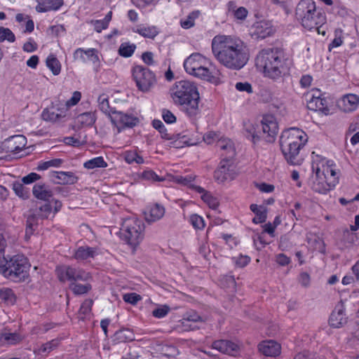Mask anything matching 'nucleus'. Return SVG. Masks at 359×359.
<instances>
[{
    "label": "nucleus",
    "instance_id": "obj_1",
    "mask_svg": "<svg viewBox=\"0 0 359 359\" xmlns=\"http://www.w3.org/2000/svg\"><path fill=\"white\" fill-rule=\"evenodd\" d=\"M212 51L219 63L231 69H241L248 61L243 42L229 36H215L212 41Z\"/></svg>",
    "mask_w": 359,
    "mask_h": 359
},
{
    "label": "nucleus",
    "instance_id": "obj_2",
    "mask_svg": "<svg viewBox=\"0 0 359 359\" xmlns=\"http://www.w3.org/2000/svg\"><path fill=\"white\" fill-rule=\"evenodd\" d=\"M292 61L281 48H266L256 57V66L264 76L273 81L290 76Z\"/></svg>",
    "mask_w": 359,
    "mask_h": 359
},
{
    "label": "nucleus",
    "instance_id": "obj_3",
    "mask_svg": "<svg viewBox=\"0 0 359 359\" xmlns=\"http://www.w3.org/2000/svg\"><path fill=\"white\" fill-rule=\"evenodd\" d=\"M174 103L182 106L189 117L199 113V93L196 85L189 81H180L170 90Z\"/></svg>",
    "mask_w": 359,
    "mask_h": 359
},
{
    "label": "nucleus",
    "instance_id": "obj_4",
    "mask_svg": "<svg viewBox=\"0 0 359 359\" xmlns=\"http://www.w3.org/2000/svg\"><path fill=\"white\" fill-rule=\"evenodd\" d=\"M296 18L301 25L307 29H315L318 34L325 35V31H321L326 21L325 15L316 10L312 0H302L296 8Z\"/></svg>",
    "mask_w": 359,
    "mask_h": 359
},
{
    "label": "nucleus",
    "instance_id": "obj_5",
    "mask_svg": "<svg viewBox=\"0 0 359 359\" xmlns=\"http://www.w3.org/2000/svg\"><path fill=\"white\" fill-rule=\"evenodd\" d=\"M29 267L27 259L22 255H17L9 260L5 258L4 263L0 265V272L14 282H20L28 277Z\"/></svg>",
    "mask_w": 359,
    "mask_h": 359
},
{
    "label": "nucleus",
    "instance_id": "obj_6",
    "mask_svg": "<svg viewBox=\"0 0 359 359\" xmlns=\"http://www.w3.org/2000/svg\"><path fill=\"white\" fill-rule=\"evenodd\" d=\"M144 224L136 217L123 219L119 236L121 240L133 248L137 247L144 238Z\"/></svg>",
    "mask_w": 359,
    "mask_h": 359
},
{
    "label": "nucleus",
    "instance_id": "obj_7",
    "mask_svg": "<svg viewBox=\"0 0 359 359\" xmlns=\"http://www.w3.org/2000/svg\"><path fill=\"white\" fill-rule=\"evenodd\" d=\"M133 76L138 89L147 92L156 83L154 74L147 67L137 65L133 69Z\"/></svg>",
    "mask_w": 359,
    "mask_h": 359
},
{
    "label": "nucleus",
    "instance_id": "obj_8",
    "mask_svg": "<svg viewBox=\"0 0 359 359\" xmlns=\"http://www.w3.org/2000/svg\"><path fill=\"white\" fill-rule=\"evenodd\" d=\"M56 273L59 280L63 283L66 281H69L71 283L76 281H88L91 278L89 273L84 270L67 265L57 266Z\"/></svg>",
    "mask_w": 359,
    "mask_h": 359
},
{
    "label": "nucleus",
    "instance_id": "obj_9",
    "mask_svg": "<svg viewBox=\"0 0 359 359\" xmlns=\"http://www.w3.org/2000/svg\"><path fill=\"white\" fill-rule=\"evenodd\" d=\"M233 161L230 158H222L217 169L215 171L214 177L219 183L233 180L236 177Z\"/></svg>",
    "mask_w": 359,
    "mask_h": 359
},
{
    "label": "nucleus",
    "instance_id": "obj_10",
    "mask_svg": "<svg viewBox=\"0 0 359 359\" xmlns=\"http://www.w3.org/2000/svg\"><path fill=\"white\" fill-rule=\"evenodd\" d=\"M110 120L118 132L125 128H133L139 123V119L135 116L121 111H114L110 115Z\"/></svg>",
    "mask_w": 359,
    "mask_h": 359
},
{
    "label": "nucleus",
    "instance_id": "obj_11",
    "mask_svg": "<svg viewBox=\"0 0 359 359\" xmlns=\"http://www.w3.org/2000/svg\"><path fill=\"white\" fill-rule=\"evenodd\" d=\"M262 133L267 142H273L278 133V123L271 114L264 115L262 120Z\"/></svg>",
    "mask_w": 359,
    "mask_h": 359
},
{
    "label": "nucleus",
    "instance_id": "obj_12",
    "mask_svg": "<svg viewBox=\"0 0 359 359\" xmlns=\"http://www.w3.org/2000/svg\"><path fill=\"white\" fill-rule=\"evenodd\" d=\"M27 144V139L24 135H18L11 136L2 144L3 149L7 153H18Z\"/></svg>",
    "mask_w": 359,
    "mask_h": 359
},
{
    "label": "nucleus",
    "instance_id": "obj_13",
    "mask_svg": "<svg viewBox=\"0 0 359 359\" xmlns=\"http://www.w3.org/2000/svg\"><path fill=\"white\" fill-rule=\"evenodd\" d=\"M347 323V318L344 313V303L341 300L335 306L329 319L331 327L339 328Z\"/></svg>",
    "mask_w": 359,
    "mask_h": 359
},
{
    "label": "nucleus",
    "instance_id": "obj_14",
    "mask_svg": "<svg viewBox=\"0 0 359 359\" xmlns=\"http://www.w3.org/2000/svg\"><path fill=\"white\" fill-rule=\"evenodd\" d=\"M291 129L285 130L280 137V147L281 151L287 163L292 164V137Z\"/></svg>",
    "mask_w": 359,
    "mask_h": 359
},
{
    "label": "nucleus",
    "instance_id": "obj_15",
    "mask_svg": "<svg viewBox=\"0 0 359 359\" xmlns=\"http://www.w3.org/2000/svg\"><path fill=\"white\" fill-rule=\"evenodd\" d=\"M207 59L198 53H192L184 62V67L188 74L194 72L195 70L200 68L201 65H205Z\"/></svg>",
    "mask_w": 359,
    "mask_h": 359
},
{
    "label": "nucleus",
    "instance_id": "obj_16",
    "mask_svg": "<svg viewBox=\"0 0 359 359\" xmlns=\"http://www.w3.org/2000/svg\"><path fill=\"white\" fill-rule=\"evenodd\" d=\"M67 107H60L58 104H54L49 108L43 109L41 116L46 121L55 122L65 116Z\"/></svg>",
    "mask_w": 359,
    "mask_h": 359
},
{
    "label": "nucleus",
    "instance_id": "obj_17",
    "mask_svg": "<svg viewBox=\"0 0 359 359\" xmlns=\"http://www.w3.org/2000/svg\"><path fill=\"white\" fill-rule=\"evenodd\" d=\"M338 104L343 111L352 112L359 107V96L355 94L344 95Z\"/></svg>",
    "mask_w": 359,
    "mask_h": 359
},
{
    "label": "nucleus",
    "instance_id": "obj_18",
    "mask_svg": "<svg viewBox=\"0 0 359 359\" xmlns=\"http://www.w3.org/2000/svg\"><path fill=\"white\" fill-rule=\"evenodd\" d=\"M190 74L211 83H217L219 79L220 72L219 70L215 69L210 70L207 67H205L204 65H201L200 68L197 69V70H195L194 72H192Z\"/></svg>",
    "mask_w": 359,
    "mask_h": 359
},
{
    "label": "nucleus",
    "instance_id": "obj_19",
    "mask_svg": "<svg viewBox=\"0 0 359 359\" xmlns=\"http://www.w3.org/2000/svg\"><path fill=\"white\" fill-rule=\"evenodd\" d=\"M212 348L218 350L221 353L230 355H235L238 351V346L229 340H217L215 341L212 345Z\"/></svg>",
    "mask_w": 359,
    "mask_h": 359
},
{
    "label": "nucleus",
    "instance_id": "obj_20",
    "mask_svg": "<svg viewBox=\"0 0 359 359\" xmlns=\"http://www.w3.org/2000/svg\"><path fill=\"white\" fill-rule=\"evenodd\" d=\"M202 321V318L198 313L194 311H191L184 315L182 324L185 330H194L199 328L196 323Z\"/></svg>",
    "mask_w": 359,
    "mask_h": 359
},
{
    "label": "nucleus",
    "instance_id": "obj_21",
    "mask_svg": "<svg viewBox=\"0 0 359 359\" xmlns=\"http://www.w3.org/2000/svg\"><path fill=\"white\" fill-rule=\"evenodd\" d=\"M259 350L266 356L276 357L280 353V345L273 340L266 341L259 344Z\"/></svg>",
    "mask_w": 359,
    "mask_h": 359
},
{
    "label": "nucleus",
    "instance_id": "obj_22",
    "mask_svg": "<svg viewBox=\"0 0 359 359\" xmlns=\"http://www.w3.org/2000/svg\"><path fill=\"white\" fill-rule=\"evenodd\" d=\"M164 214L165 208L159 204H155L147 208L144 211V218L147 222L152 223L159 220Z\"/></svg>",
    "mask_w": 359,
    "mask_h": 359
},
{
    "label": "nucleus",
    "instance_id": "obj_23",
    "mask_svg": "<svg viewBox=\"0 0 359 359\" xmlns=\"http://www.w3.org/2000/svg\"><path fill=\"white\" fill-rule=\"evenodd\" d=\"M216 147L223 151L221 156L222 158H230L233 160L236 151L233 144L230 139L220 138L217 141Z\"/></svg>",
    "mask_w": 359,
    "mask_h": 359
},
{
    "label": "nucleus",
    "instance_id": "obj_24",
    "mask_svg": "<svg viewBox=\"0 0 359 359\" xmlns=\"http://www.w3.org/2000/svg\"><path fill=\"white\" fill-rule=\"evenodd\" d=\"M252 35L257 39H264L273 33L272 26L265 21H261L255 24Z\"/></svg>",
    "mask_w": 359,
    "mask_h": 359
},
{
    "label": "nucleus",
    "instance_id": "obj_25",
    "mask_svg": "<svg viewBox=\"0 0 359 359\" xmlns=\"http://www.w3.org/2000/svg\"><path fill=\"white\" fill-rule=\"evenodd\" d=\"M36 11L44 13L58 10L64 4L63 0H37Z\"/></svg>",
    "mask_w": 359,
    "mask_h": 359
},
{
    "label": "nucleus",
    "instance_id": "obj_26",
    "mask_svg": "<svg viewBox=\"0 0 359 359\" xmlns=\"http://www.w3.org/2000/svg\"><path fill=\"white\" fill-rule=\"evenodd\" d=\"M325 177L316 178L313 183L311 188L312 189L320 194H326L328 191H330L333 187H334L337 183L336 180H333L332 181L328 182L325 180Z\"/></svg>",
    "mask_w": 359,
    "mask_h": 359
},
{
    "label": "nucleus",
    "instance_id": "obj_27",
    "mask_svg": "<svg viewBox=\"0 0 359 359\" xmlns=\"http://www.w3.org/2000/svg\"><path fill=\"white\" fill-rule=\"evenodd\" d=\"M307 107L310 110L319 111L325 115L330 114L327 102L325 98L307 100Z\"/></svg>",
    "mask_w": 359,
    "mask_h": 359
},
{
    "label": "nucleus",
    "instance_id": "obj_28",
    "mask_svg": "<svg viewBox=\"0 0 359 359\" xmlns=\"http://www.w3.org/2000/svg\"><path fill=\"white\" fill-rule=\"evenodd\" d=\"M52 177L58 180L57 183L73 184L77 182L78 177L72 172L53 171Z\"/></svg>",
    "mask_w": 359,
    "mask_h": 359
},
{
    "label": "nucleus",
    "instance_id": "obj_29",
    "mask_svg": "<svg viewBox=\"0 0 359 359\" xmlns=\"http://www.w3.org/2000/svg\"><path fill=\"white\" fill-rule=\"evenodd\" d=\"M33 195L38 199L49 201L53 196V191L44 184H36L32 189Z\"/></svg>",
    "mask_w": 359,
    "mask_h": 359
},
{
    "label": "nucleus",
    "instance_id": "obj_30",
    "mask_svg": "<svg viewBox=\"0 0 359 359\" xmlns=\"http://www.w3.org/2000/svg\"><path fill=\"white\" fill-rule=\"evenodd\" d=\"M308 141L307 135L298 128L293 127V147H296L295 154H298L299 151L306 144Z\"/></svg>",
    "mask_w": 359,
    "mask_h": 359
},
{
    "label": "nucleus",
    "instance_id": "obj_31",
    "mask_svg": "<svg viewBox=\"0 0 359 359\" xmlns=\"http://www.w3.org/2000/svg\"><path fill=\"white\" fill-rule=\"evenodd\" d=\"M135 339V334L130 329H121L116 331L112 337L114 344L125 343Z\"/></svg>",
    "mask_w": 359,
    "mask_h": 359
},
{
    "label": "nucleus",
    "instance_id": "obj_32",
    "mask_svg": "<svg viewBox=\"0 0 359 359\" xmlns=\"http://www.w3.org/2000/svg\"><path fill=\"white\" fill-rule=\"evenodd\" d=\"M250 208V210L255 215V217L252 219V222L255 224H261L265 222L267 213V210L265 206H258L256 204H251Z\"/></svg>",
    "mask_w": 359,
    "mask_h": 359
},
{
    "label": "nucleus",
    "instance_id": "obj_33",
    "mask_svg": "<svg viewBox=\"0 0 359 359\" xmlns=\"http://www.w3.org/2000/svg\"><path fill=\"white\" fill-rule=\"evenodd\" d=\"M95 255V250L94 248L88 246H81L75 251L74 257L76 260L83 261L94 257Z\"/></svg>",
    "mask_w": 359,
    "mask_h": 359
},
{
    "label": "nucleus",
    "instance_id": "obj_34",
    "mask_svg": "<svg viewBox=\"0 0 359 359\" xmlns=\"http://www.w3.org/2000/svg\"><path fill=\"white\" fill-rule=\"evenodd\" d=\"M96 121L95 113L85 112L79 114L76 117V123L81 127H90L92 126Z\"/></svg>",
    "mask_w": 359,
    "mask_h": 359
},
{
    "label": "nucleus",
    "instance_id": "obj_35",
    "mask_svg": "<svg viewBox=\"0 0 359 359\" xmlns=\"http://www.w3.org/2000/svg\"><path fill=\"white\" fill-rule=\"evenodd\" d=\"M22 337L18 332H2L0 333V344H16L21 341Z\"/></svg>",
    "mask_w": 359,
    "mask_h": 359
},
{
    "label": "nucleus",
    "instance_id": "obj_36",
    "mask_svg": "<svg viewBox=\"0 0 359 359\" xmlns=\"http://www.w3.org/2000/svg\"><path fill=\"white\" fill-rule=\"evenodd\" d=\"M112 18V12L109 11L105 15L103 20H91L90 23L93 25L94 29L100 33L103 29H105L108 27L109 22L111 20Z\"/></svg>",
    "mask_w": 359,
    "mask_h": 359
},
{
    "label": "nucleus",
    "instance_id": "obj_37",
    "mask_svg": "<svg viewBox=\"0 0 359 359\" xmlns=\"http://www.w3.org/2000/svg\"><path fill=\"white\" fill-rule=\"evenodd\" d=\"M0 299L7 305H13L16 302V297L11 289L4 287L0 290Z\"/></svg>",
    "mask_w": 359,
    "mask_h": 359
},
{
    "label": "nucleus",
    "instance_id": "obj_38",
    "mask_svg": "<svg viewBox=\"0 0 359 359\" xmlns=\"http://www.w3.org/2000/svg\"><path fill=\"white\" fill-rule=\"evenodd\" d=\"M59 341L57 339H53L42 344L37 350V354L41 357L46 356L50 351L54 350L58 346Z\"/></svg>",
    "mask_w": 359,
    "mask_h": 359
},
{
    "label": "nucleus",
    "instance_id": "obj_39",
    "mask_svg": "<svg viewBox=\"0 0 359 359\" xmlns=\"http://www.w3.org/2000/svg\"><path fill=\"white\" fill-rule=\"evenodd\" d=\"M83 166L87 169L104 168L107 167V163L102 156H98L86 161Z\"/></svg>",
    "mask_w": 359,
    "mask_h": 359
},
{
    "label": "nucleus",
    "instance_id": "obj_40",
    "mask_svg": "<svg viewBox=\"0 0 359 359\" xmlns=\"http://www.w3.org/2000/svg\"><path fill=\"white\" fill-rule=\"evenodd\" d=\"M52 212V205L50 201H46L45 203L39 206L36 210L35 214L41 219H47Z\"/></svg>",
    "mask_w": 359,
    "mask_h": 359
},
{
    "label": "nucleus",
    "instance_id": "obj_41",
    "mask_svg": "<svg viewBox=\"0 0 359 359\" xmlns=\"http://www.w3.org/2000/svg\"><path fill=\"white\" fill-rule=\"evenodd\" d=\"M46 65L54 75H58L61 71L60 61L53 55H50L46 59Z\"/></svg>",
    "mask_w": 359,
    "mask_h": 359
},
{
    "label": "nucleus",
    "instance_id": "obj_42",
    "mask_svg": "<svg viewBox=\"0 0 359 359\" xmlns=\"http://www.w3.org/2000/svg\"><path fill=\"white\" fill-rule=\"evenodd\" d=\"M99 109L105 114L110 115L112 114V112L114 111L112 108L110 107L108 96L107 95L102 94L99 96L97 99Z\"/></svg>",
    "mask_w": 359,
    "mask_h": 359
},
{
    "label": "nucleus",
    "instance_id": "obj_43",
    "mask_svg": "<svg viewBox=\"0 0 359 359\" xmlns=\"http://www.w3.org/2000/svg\"><path fill=\"white\" fill-rule=\"evenodd\" d=\"M152 126L155 129L158 130L162 138L168 140H172V139H174V134H170L168 133L167 129L161 121L156 119L152 121Z\"/></svg>",
    "mask_w": 359,
    "mask_h": 359
},
{
    "label": "nucleus",
    "instance_id": "obj_44",
    "mask_svg": "<svg viewBox=\"0 0 359 359\" xmlns=\"http://www.w3.org/2000/svg\"><path fill=\"white\" fill-rule=\"evenodd\" d=\"M63 163V160L61 158H53L47 161H40L37 165L36 170H46L50 167L59 168Z\"/></svg>",
    "mask_w": 359,
    "mask_h": 359
},
{
    "label": "nucleus",
    "instance_id": "obj_45",
    "mask_svg": "<svg viewBox=\"0 0 359 359\" xmlns=\"http://www.w3.org/2000/svg\"><path fill=\"white\" fill-rule=\"evenodd\" d=\"M136 46L134 43H122L118 48V53L122 57H129L133 55Z\"/></svg>",
    "mask_w": 359,
    "mask_h": 359
},
{
    "label": "nucleus",
    "instance_id": "obj_46",
    "mask_svg": "<svg viewBox=\"0 0 359 359\" xmlns=\"http://www.w3.org/2000/svg\"><path fill=\"white\" fill-rule=\"evenodd\" d=\"M13 190L18 196L22 199H27L29 196V189L20 182H13Z\"/></svg>",
    "mask_w": 359,
    "mask_h": 359
},
{
    "label": "nucleus",
    "instance_id": "obj_47",
    "mask_svg": "<svg viewBox=\"0 0 359 359\" xmlns=\"http://www.w3.org/2000/svg\"><path fill=\"white\" fill-rule=\"evenodd\" d=\"M69 288L75 294H83L88 292L92 287L89 283L79 284L76 283H72L69 285Z\"/></svg>",
    "mask_w": 359,
    "mask_h": 359
},
{
    "label": "nucleus",
    "instance_id": "obj_48",
    "mask_svg": "<svg viewBox=\"0 0 359 359\" xmlns=\"http://www.w3.org/2000/svg\"><path fill=\"white\" fill-rule=\"evenodd\" d=\"M39 218L35 213L30 215L27 218L26 222V236H31L34 231V226L37 225V222Z\"/></svg>",
    "mask_w": 359,
    "mask_h": 359
},
{
    "label": "nucleus",
    "instance_id": "obj_49",
    "mask_svg": "<svg viewBox=\"0 0 359 359\" xmlns=\"http://www.w3.org/2000/svg\"><path fill=\"white\" fill-rule=\"evenodd\" d=\"M4 41L13 43L15 41V36L9 28L0 27V42H3Z\"/></svg>",
    "mask_w": 359,
    "mask_h": 359
},
{
    "label": "nucleus",
    "instance_id": "obj_50",
    "mask_svg": "<svg viewBox=\"0 0 359 359\" xmlns=\"http://www.w3.org/2000/svg\"><path fill=\"white\" fill-rule=\"evenodd\" d=\"M126 161L129 163H137V164H142L144 163V159L142 156H140L136 151H127L125 155Z\"/></svg>",
    "mask_w": 359,
    "mask_h": 359
},
{
    "label": "nucleus",
    "instance_id": "obj_51",
    "mask_svg": "<svg viewBox=\"0 0 359 359\" xmlns=\"http://www.w3.org/2000/svg\"><path fill=\"white\" fill-rule=\"evenodd\" d=\"M307 241L316 249L321 250L324 248L325 245L323 241L318 236L310 233L307 236Z\"/></svg>",
    "mask_w": 359,
    "mask_h": 359
},
{
    "label": "nucleus",
    "instance_id": "obj_52",
    "mask_svg": "<svg viewBox=\"0 0 359 359\" xmlns=\"http://www.w3.org/2000/svg\"><path fill=\"white\" fill-rule=\"evenodd\" d=\"M189 222L196 229H203L205 227V222L202 217L194 214L191 215Z\"/></svg>",
    "mask_w": 359,
    "mask_h": 359
},
{
    "label": "nucleus",
    "instance_id": "obj_53",
    "mask_svg": "<svg viewBox=\"0 0 359 359\" xmlns=\"http://www.w3.org/2000/svg\"><path fill=\"white\" fill-rule=\"evenodd\" d=\"M186 136L182 135L181 136L180 134H174V139H172L174 141L171 142L173 147L175 148H182L184 147V145H192V143H189L187 140H185Z\"/></svg>",
    "mask_w": 359,
    "mask_h": 359
},
{
    "label": "nucleus",
    "instance_id": "obj_54",
    "mask_svg": "<svg viewBox=\"0 0 359 359\" xmlns=\"http://www.w3.org/2000/svg\"><path fill=\"white\" fill-rule=\"evenodd\" d=\"M137 32L144 37L151 39L154 38L158 34V32L154 27H142L137 29Z\"/></svg>",
    "mask_w": 359,
    "mask_h": 359
},
{
    "label": "nucleus",
    "instance_id": "obj_55",
    "mask_svg": "<svg viewBox=\"0 0 359 359\" xmlns=\"http://www.w3.org/2000/svg\"><path fill=\"white\" fill-rule=\"evenodd\" d=\"M142 177L144 180L152 182H162L164 180L163 177H159L153 170H145L142 173Z\"/></svg>",
    "mask_w": 359,
    "mask_h": 359
},
{
    "label": "nucleus",
    "instance_id": "obj_56",
    "mask_svg": "<svg viewBox=\"0 0 359 359\" xmlns=\"http://www.w3.org/2000/svg\"><path fill=\"white\" fill-rule=\"evenodd\" d=\"M201 198L210 206V208L215 210L218 207V201L209 192L202 194Z\"/></svg>",
    "mask_w": 359,
    "mask_h": 359
},
{
    "label": "nucleus",
    "instance_id": "obj_57",
    "mask_svg": "<svg viewBox=\"0 0 359 359\" xmlns=\"http://www.w3.org/2000/svg\"><path fill=\"white\" fill-rule=\"evenodd\" d=\"M170 311V307L167 305H163L160 307L155 309L152 311V315L157 318H162L165 317Z\"/></svg>",
    "mask_w": 359,
    "mask_h": 359
},
{
    "label": "nucleus",
    "instance_id": "obj_58",
    "mask_svg": "<svg viewBox=\"0 0 359 359\" xmlns=\"http://www.w3.org/2000/svg\"><path fill=\"white\" fill-rule=\"evenodd\" d=\"M93 304V301L92 299H86L81 304L79 313L81 315H83L84 316L89 314L91 311V309Z\"/></svg>",
    "mask_w": 359,
    "mask_h": 359
},
{
    "label": "nucleus",
    "instance_id": "obj_59",
    "mask_svg": "<svg viewBox=\"0 0 359 359\" xmlns=\"http://www.w3.org/2000/svg\"><path fill=\"white\" fill-rule=\"evenodd\" d=\"M123 299L126 302L135 305L142 298L140 294L131 292L125 294Z\"/></svg>",
    "mask_w": 359,
    "mask_h": 359
},
{
    "label": "nucleus",
    "instance_id": "obj_60",
    "mask_svg": "<svg viewBox=\"0 0 359 359\" xmlns=\"http://www.w3.org/2000/svg\"><path fill=\"white\" fill-rule=\"evenodd\" d=\"M85 55H87L88 59L93 62V64L97 65L100 62L99 57L97 54V50L95 48H89L86 50Z\"/></svg>",
    "mask_w": 359,
    "mask_h": 359
},
{
    "label": "nucleus",
    "instance_id": "obj_61",
    "mask_svg": "<svg viewBox=\"0 0 359 359\" xmlns=\"http://www.w3.org/2000/svg\"><path fill=\"white\" fill-rule=\"evenodd\" d=\"M297 280L298 283L304 287H308L310 285V276L306 272L301 273Z\"/></svg>",
    "mask_w": 359,
    "mask_h": 359
},
{
    "label": "nucleus",
    "instance_id": "obj_62",
    "mask_svg": "<svg viewBox=\"0 0 359 359\" xmlns=\"http://www.w3.org/2000/svg\"><path fill=\"white\" fill-rule=\"evenodd\" d=\"M162 116L167 123H173L176 121V116L168 109H163Z\"/></svg>",
    "mask_w": 359,
    "mask_h": 359
},
{
    "label": "nucleus",
    "instance_id": "obj_63",
    "mask_svg": "<svg viewBox=\"0 0 359 359\" xmlns=\"http://www.w3.org/2000/svg\"><path fill=\"white\" fill-rule=\"evenodd\" d=\"M236 88L241 92H247L248 93H252V87L248 82H238L236 84Z\"/></svg>",
    "mask_w": 359,
    "mask_h": 359
},
{
    "label": "nucleus",
    "instance_id": "obj_64",
    "mask_svg": "<svg viewBox=\"0 0 359 359\" xmlns=\"http://www.w3.org/2000/svg\"><path fill=\"white\" fill-rule=\"evenodd\" d=\"M41 176L35 172H31L22 178V182L25 184H32L39 180Z\"/></svg>",
    "mask_w": 359,
    "mask_h": 359
}]
</instances>
